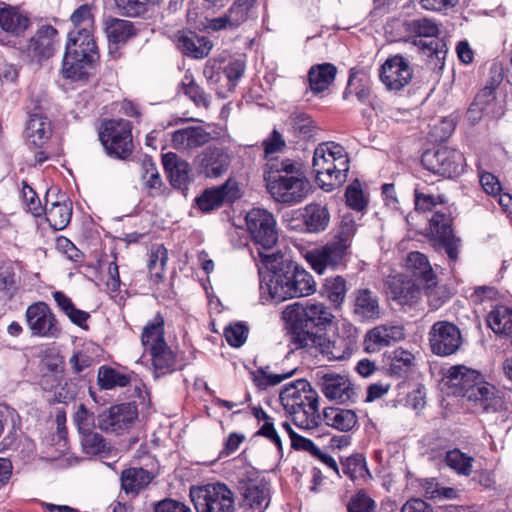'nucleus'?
I'll list each match as a JSON object with an SVG mask.
<instances>
[{
  "label": "nucleus",
  "mask_w": 512,
  "mask_h": 512,
  "mask_svg": "<svg viewBox=\"0 0 512 512\" xmlns=\"http://www.w3.org/2000/svg\"><path fill=\"white\" fill-rule=\"evenodd\" d=\"M345 246L334 241L309 251L305 258L311 268L318 274H323L327 269H336L344 263L347 255Z\"/></svg>",
  "instance_id": "dca6fc26"
},
{
  "label": "nucleus",
  "mask_w": 512,
  "mask_h": 512,
  "mask_svg": "<svg viewBox=\"0 0 512 512\" xmlns=\"http://www.w3.org/2000/svg\"><path fill=\"white\" fill-rule=\"evenodd\" d=\"M264 179L268 192L279 203L298 204L310 192L309 181L299 166L290 159L268 163Z\"/></svg>",
  "instance_id": "7ed1b4c3"
},
{
  "label": "nucleus",
  "mask_w": 512,
  "mask_h": 512,
  "mask_svg": "<svg viewBox=\"0 0 512 512\" xmlns=\"http://www.w3.org/2000/svg\"><path fill=\"white\" fill-rule=\"evenodd\" d=\"M162 163L173 187L182 188L191 179L189 163L173 152L162 156Z\"/></svg>",
  "instance_id": "c756f323"
},
{
  "label": "nucleus",
  "mask_w": 512,
  "mask_h": 512,
  "mask_svg": "<svg viewBox=\"0 0 512 512\" xmlns=\"http://www.w3.org/2000/svg\"><path fill=\"white\" fill-rule=\"evenodd\" d=\"M375 502L364 492H358L348 503V512H374Z\"/></svg>",
  "instance_id": "774afa93"
},
{
  "label": "nucleus",
  "mask_w": 512,
  "mask_h": 512,
  "mask_svg": "<svg viewBox=\"0 0 512 512\" xmlns=\"http://www.w3.org/2000/svg\"><path fill=\"white\" fill-rule=\"evenodd\" d=\"M326 425L342 432L350 431L357 424V415L353 410L339 407H328L323 411Z\"/></svg>",
  "instance_id": "58836bf2"
},
{
  "label": "nucleus",
  "mask_w": 512,
  "mask_h": 512,
  "mask_svg": "<svg viewBox=\"0 0 512 512\" xmlns=\"http://www.w3.org/2000/svg\"><path fill=\"white\" fill-rule=\"evenodd\" d=\"M96 63L91 60H81L75 56L64 54L62 61V75L71 81H87L94 73Z\"/></svg>",
  "instance_id": "473e14b6"
},
{
  "label": "nucleus",
  "mask_w": 512,
  "mask_h": 512,
  "mask_svg": "<svg viewBox=\"0 0 512 512\" xmlns=\"http://www.w3.org/2000/svg\"><path fill=\"white\" fill-rule=\"evenodd\" d=\"M350 302L351 312L360 322H372L381 316L379 297L368 288L355 289L350 295Z\"/></svg>",
  "instance_id": "a211bd4d"
},
{
  "label": "nucleus",
  "mask_w": 512,
  "mask_h": 512,
  "mask_svg": "<svg viewBox=\"0 0 512 512\" xmlns=\"http://www.w3.org/2000/svg\"><path fill=\"white\" fill-rule=\"evenodd\" d=\"M446 465L459 476H469L472 472L474 458L460 449H452L446 452Z\"/></svg>",
  "instance_id": "8fccbe9b"
},
{
  "label": "nucleus",
  "mask_w": 512,
  "mask_h": 512,
  "mask_svg": "<svg viewBox=\"0 0 512 512\" xmlns=\"http://www.w3.org/2000/svg\"><path fill=\"white\" fill-rule=\"evenodd\" d=\"M190 497L196 512H235L234 492L224 483L192 487Z\"/></svg>",
  "instance_id": "423d86ee"
},
{
  "label": "nucleus",
  "mask_w": 512,
  "mask_h": 512,
  "mask_svg": "<svg viewBox=\"0 0 512 512\" xmlns=\"http://www.w3.org/2000/svg\"><path fill=\"white\" fill-rule=\"evenodd\" d=\"M99 138L110 156L126 159L133 151V140L130 122L124 119L106 121Z\"/></svg>",
  "instance_id": "6e6552de"
},
{
  "label": "nucleus",
  "mask_w": 512,
  "mask_h": 512,
  "mask_svg": "<svg viewBox=\"0 0 512 512\" xmlns=\"http://www.w3.org/2000/svg\"><path fill=\"white\" fill-rule=\"evenodd\" d=\"M168 260L167 249L163 245L152 246L149 255L148 269L150 276L159 281L164 276L165 266Z\"/></svg>",
  "instance_id": "5fc2aeb1"
},
{
  "label": "nucleus",
  "mask_w": 512,
  "mask_h": 512,
  "mask_svg": "<svg viewBox=\"0 0 512 512\" xmlns=\"http://www.w3.org/2000/svg\"><path fill=\"white\" fill-rule=\"evenodd\" d=\"M406 268L410 275L397 274L386 282L387 294L402 306H412L416 298V253L410 252L406 258Z\"/></svg>",
  "instance_id": "f8f14e48"
},
{
  "label": "nucleus",
  "mask_w": 512,
  "mask_h": 512,
  "mask_svg": "<svg viewBox=\"0 0 512 512\" xmlns=\"http://www.w3.org/2000/svg\"><path fill=\"white\" fill-rule=\"evenodd\" d=\"M98 384L101 389L110 390L115 387H125L130 383L129 374L122 373L114 368L101 366L98 371Z\"/></svg>",
  "instance_id": "3c124183"
},
{
  "label": "nucleus",
  "mask_w": 512,
  "mask_h": 512,
  "mask_svg": "<svg viewBox=\"0 0 512 512\" xmlns=\"http://www.w3.org/2000/svg\"><path fill=\"white\" fill-rule=\"evenodd\" d=\"M212 136L201 126H189L172 133V145L178 151H190L209 143Z\"/></svg>",
  "instance_id": "bb28decb"
},
{
  "label": "nucleus",
  "mask_w": 512,
  "mask_h": 512,
  "mask_svg": "<svg viewBox=\"0 0 512 512\" xmlns=\"http://www.w3.org/2000/svg\"><path fill=\"white\" fill-rule=\"evenodd\" d=\"M438 279L428 258L418 252V291L423 290L433 309H437L444 300L438 296Z\"/></svg>",
  "instance_id": "a878e982"
},
{
  "label": "nucleus",
  "mask_w": 512,
  "mask_h": 512,
  "mask_svg": "<svg viewBox=\"0 0 512 512\" xmlns=\"http://www.w3.org/2000/svg\"><path fill=\"white\" fill-rule=\"evenodd\" d=\"M142 180L151 196H158L162 193L163 182L156 164L151 159H145L142 162Z\"/></svg>",
  "instance_id": "864d4df0"
},
{
  "label": "nucleus",
  "mask_w": 512,
  "mask_h": 512,
  "mask_svg": "<svg viewBox=\"0 0 512 512\" xmlns=\"http://www.w3.org/2000/svg\"><path fill=\"white\" fill-rule=\"evenodd\" d=\"M244 498L247 504L257 512H263L270 503L269 490L265 485H248Z\"/></svg>",
  "instance_id": "603ef678"
},
{
  "label": "nucleus",
  "mask_w": 512,
  "mask_h": 512,
  "mask_svg": "<svg viewBox=\"0 0 512 512\" xmlns=\"http://www.w3.org/2000/svg\"><path fill=\"white\" fill-rule=\"evenodd\" d=\"M421 164L428 171L451 178L464 172L466 160L459 150L443 146L425 151L421 157Z\"/></svg>",
  "instance_id": "1a4fd4ad"
},
{
  "label": "nucleus",
  "mask_w": 512,
  "mask_h": 512,
  "mask_svg": "<svg viewBox=\"0 0 512 512\" xmlns=\"http://www.w3.org/2000/svg\"><path fill=\"white\" fill-rule=\"evenodd\" d=\"M359 337L356 326L350 322L343 323L337 334L332 338L325 334L313 339V345L328 361H341L349 358Z\"/></svg>",
  "instance_id": "39448f33"
},
{
  "label": "nucleus",
  "mask_w": 512,
  "mask_h": 512,
  "mask_svg": "<svg viewBox=\"0 0 512 512\" xmlns=\"http://www.w3.org/2000/svg\"><path fill=\"white\" fill-rule=\"evenodd\" d=\"M73 421L80 434L93 430L95 426L94 414L84 404H80L74 413Z\"/></svg>",
  "instance_id": "e2e57ef3"
},
{
  "label": "nucleus",
  "mask_w": 512,
  "mask_h": 512,
  "mask_svg": "<svg viewBox=\"0 0 512 512\" xmlns=\"http://www.w3.org/2000/svg\"><path fill=\"white\" fill-rule=\"evenodd\" d=\"M345 197L347 205L356 211H362L367 206V200L358 182L347 187Z\"/></svg>",
  "instance_id": "69168bd1"
},
{
  "label": "nucleus",
  "mask_w": 512,
  "mask_h": 512,
  "mask_svg": "<svg viewBox=\"0 0 512 512\" xmlns=\"http://www.w3.org/2000/svg\"><path fill=\"white\" fill-rule=\"evenodd\" d=\"M380 80L389 90H400L413 77V69L400 55L388 58L380 68Z\"/></svg>",
  "instance_id": "f3484780"
},
{
  "label": "nucleus",
  "mask_w": 512,
  "mask_h": 512,
  "mask_svg": "<svg viewBox=\"0 0 512 512\" xmlns=\"http://www.w3.org/2000/svg\"><path fill=\"white\" fill-rule=\"evenodd\" d=\"M318 395L305 379L295 380L285 385L280 392V402L287 413L295 410L310 400L315 401Z\"/></svg>",
  "instance_id": "b1692460"
},
{
  "label": "nucleus",
  "mask_w": 512,
  "mask_h": 512,
  "mask_svg": "<svg viewBox=\"0 0 512 512\" xmlns=\"http://www.w3.org/2000/svg\"><path fill=\"white\" fill-rule=\"evenodd\" d=\"M259 258L269 271L266 287L275 302L305 297L316 292L314 277L282 252L259 251Z\"/></svg>",
  "instance_id": "f257e3e1"
},
{
  "label": "nucleus",
  "mask_w": 512,
  "mask_h": 512,
  "mask_svg": "<svg viewBox=\"0 0 512 512\" xmlns=\"http://www.w3.org/2000/svg\"><path fill=\"white\" fill-rule=\"evenodd\" d=\"M313 171L321 189L330 192L341 186L349 172L345 148L332 141L319 144L314 150Z\"/></svg>",
  "instance_id": "20e7f679"
},
{
  "label": "nucleus",
  "mask_w": 512,
  "mask_h": 512,
  "mask_svg": "<svg viewBox=\"0 0 512 512\" xmlns=\"http://www.w3.org/2000/svg\"><path fill=\"white\" fill-rule=\"evenodd\" d=\"M404 337L403 328L394 325H379L369 330L365 335V350L369 353L380 351L392 342Z\"/></svg>",
  "instance_id": "cd10ccee"
},
{
  "label": "nucleus",
  "mask_w": 512,
  "mask_h": 512,
  "mask_svg": "<svg viewBox=\"0 0 512 512\" xmlns=\"http://www.w3.org/2000/svg\"><path fill=\"white\" fill-rule=\"evenodd\" d=\"M136 418V407L130 403H123L112 406L100 414L98 426L103 431L120 433L128 429Z\"/></svg>",
  "instance_id": "6ab92c4d"
},
{
  "label": "nucleus",
  "mask_w": 512,
  "mask_h": 512,
  "mask_svg": "<svg viewBox=\"0 0 512 512\" xmlns=\"http://www.w3.org/2000/svg\"><path fill=\"white\" fill-rule=\"evenodd\" d=\"M65 54L97 63L99 53L93 36L68 34Z\"/></svg>",
  "instance_id": "7c9ffc66"
},
{
  "label": "nucleus",
  "mask_w": 512,
  "mask_h": 512,
  "mask_svg": "<svg viewBox=\"0 0 512 512\" xmlns=\"http://www.w3.org/2000/svg\"><path fill=\"white\" fill-rule=\"evenodd\" d=\"M337 68L331 63L312 66L308 73L309 85L314 93H321L333 83Z\"/></svg>",
  "instance_id": "ea45409f"
},
{
  "label": "nucleus",
  "mask_w": 512,
  "mask_h": 512,
  "mask_svg": "<svg viewBox=\"0 0 512 512\" xmlns=\"http://www.w3.org/2000/svg\"><path fill=\"white\" fill-rule=\"evenodd\" d=\"M177 47L183 54L201 59L209 54L212 44L206 37L198 36L192 31H186L178 35Z\"/></svg>",
  "instance_id": "2f4dec72"
},
{
  "label": "nucleus",
  "mask_w": 512,
  "mask_h": 512,
  "mask_svg": "<svg viewBox=\"0 0 512 512\" xmlns=\"http://www.w3.org/2000/svg\"><path fill=\"white\" fill-rule=\"evenodd\" d=\"M288 414L291 416L293 423L301 429L317 428L321 421V415L318 411V397L315 398V401L310 400Z\"/></svg>",
  "instance_id": "f704fd0d"
},
{
  "label": "nucleus",
  "mask_w": 512,
  "mask_h": 512,
  "mask_svg": "<svg viewBox=\"0 0 512 512\" xmlns=\"http://www.w3.org/2000/svg\"><path fill=\"white\" fill-rule=\"evenodd\" d=\"M80 435L81 445L86 454L98 455L108 449L105 439L99 433L90 430Z\"/></svg>",
  "instance_id": "680f3d73"
},
{
  "label": "nucleus",
  "mask_w": 512,
  "mask_h": 512,
  "mask_svg": "<svg viewBox=\"0 0 512 512\" xmlns=\"http://www.w3.org/2000/svg\"><path fill=\"white\" fill-rule=\"evenodd\" d=\"M356 230L357 227L354 217L351 214H345L341 219L338 231L332 241L341 246H345L348 250L351 246Z\"/></svg>",
  "instance_id": "13d9d810"
},
{
  "label": "nucleus",
  "mask_w": 512,
  "mask_h": 512,
  "mask_svg": "<svg viewBox=\"0 0 512 512\" xmlns=\"http://www.w3.org/2000/svg\"><path fill=\"white\" fill-rule=\"evenodd\" d=\"M70 20L74 26V29L70 31L69 34L93 36L94 17L89 5L84 4L78 7L72 13Z\"/></svg>",
  "instance_id": "a18cd8bd"
},
{
  "label": "nucleus",
  "mask_w": 512,
  "mask_h": 512,
  "mask_svg": "<svg viewBox=\"0 0 512 512\" xmlns=\"http://www.w3.org/2000/svg\"><path fill=\"white\" fill-rule=\"evenodd\" d=\"M321 392L330 400L346 403L353 400L356 393L353 384L346 375L335 373L317 374Z\"/></svg>",
  "instance_id": "412c9836"
},
{
  "label": "nucleus",
  "mask_w": 512,
  "mask_h": 512,
  "mask_svg": "<svg viewBox=\"0 0 512 512\" xmlns=\"http://www.w3.org/2000/svg\"><path fill=\"white\" fill-rule=\"evenodd\" d=\"M424 235L430 239L433 246L443 247L452 261H457L460 239L453 235L452 219L449 214L436 212L429 219V226Z\"/></svg>",
  "instance_id": "9b49d317"
},
{
  "label": "nucleus",
  "mask_w": 512,
  "mask_h": 512,
  "mask_svg": "<svg viewBox=\"0 0 512 512\" xmlns=\"http://www.w3.org/2000/svg\"><path fill=\"white\" fill-rule=\"evenodd\" d=\"M164 324L163 316L158 313L144 326L141 335V343L145 352L157 350V348L159 349L167 344L164 339Z\"/></svg>",
  "instance_id": "72a5a7b5"
},
{
  "label": "nucleus",
  "mask_w": 512,
  "mask_h": 512,
  "mask_svg": "<svg viewBox=\"0 0 512 512\" xmlns=\"http://www.w3.org/2000/svg\"><path fill=\"white\" fill-rule=\"evenodd\" d=\"M501 79L498 76L497 79L494 80L493 84L485 86L475 97L473 104L469 110V113H473L475 111L479 112H489V106L494 102L495 96L494 92Z\"/></svg>",
  "instance_id": "052dcab7"
},
{
  "label": "nucleus",
  "mask_w": 512,
  "mask_h": 512,
  "mask_svg": "<svg viewBox=\"0 0 512 512\" xmlns=\"http://www.w3.org/2000/svg\"><path fill=\"white\" fill-rule=\"evenodd\" d=\"M439 27L428 18L418 19V37L430 38L429 41H418V57L425 61L427 69L441 70L444 66L445 51L437 39Z\"/></svg>",
  "instance_id": "9d476101"
},
{
  "label": "nucleus",
  "mask_w": 512,
  "mask_h": 512,
  "mask_svg": "<svg viewBox=\"0 0 512 512\" xmlns=\"http://www.w3.org/2000/svg\"><path fill=\"white\" fill-rule=\"evenodd\" d=\"M269 367H261L258 370L252 372L253 382L260 389H267L268 387L278 385L283 380L291 377L294 374V370L287 373H269Z\"/></svg>",
  "instance_id": "4d7b16f0"
},
{
  "label": "nucleus",
  "mask_w": 512,
  "mask_h": 512,
  "mask_svg": "<svg viewBox=\"0 0 512 512\" xmlns=\"http://www.w3.org/2000/svg\"><path fill=\"white\" fill-rule=\"evenodd\" d=\"M427 126L430 128L428 131L429 137L435 142L447 140L455 129L453 119L446 117L433 119V124H428Z\"/></svg>",
  "instance_id": "bf43d9fd"
},
{
  "label": "nucleus",
  "mask_w": 512,
  "mask_h": 512,
  "mask_svg": "<svg viewBox=\"0 0 512 512\" xmlns=\"http://www.w3.org/2000/svg\"><path fill=\"white\" fill-rule=\"evenodd\" d=\"M152 479L153 475L143 468H127L121 473V488L126 494L137 495Z\"/></svg>",
  "instance_id": "e433bc0d"
},
{
  "label": "nucleus",
  "mask_w": 512,
  "mask_h": 512,
  "mask_svg": "<svg viewBox=\"0 0 512 512\" xmlns=\"http://www.w3.org/2000/svg\"><path fill=\"white\" fill-rule=\"evenodd\" d=\"M262 146L264 148L265 157L268 158L273 154L280 153L286 148V141L282 134L274 129L270 135L263 140Z\"/></svg>",
  "instance_id": "338daca9"
},
{
  "label": "nucleus",
  "mask_w": 512,
  "mask_h": 512,
  "mask_svg": "<svg viewBox=\"0 0 512 512\" xmlns=\"http://www.w3.org/2000/svg\"><path fill=\"white\" fill-rule=\"evenodd\" d=\"M481 372L466 365H453L443 371L442 384L456 396L466 397L481 380Z\"/></svg>",
  "instance_id": "4468645a"
},
{
  "label": "nucleus",
  "mask_w": 512,
  "mask_h": 512,
  "mask_svg": "<svg viewBox=\"0 0 512 512\" xmlns=\"http://www.w3.org/2000/svg\"><path fill=\"white\" fill-rule=\"evenodd\" d=\"M152 366L157 375H164L175 370L176 356L170 347L166 344L157 350H150Z\"/></svg>",
  "instance_id": "49530a36"
},
{
  "label": "nucleus",
  "mask_w": 512,
  "mask_h": 512,
  "mask_svg": "<svg viewBox=\"0 0 512 512\" xmlns=\"http://www.w3.org/2000/svg\"><path fill=\"white\" fill-rule=\"evenodd\" d=\"M288 124L299 138L310 139L317 132V126L310 115L304 112H293L288 119Z\"/></svg>",
  "instance_id": "09e8293b"
},
{
  "label": "nucleus",
  "mask_w": 512,
  "mask_h": 512,
  "mask_svg": "<svg viewBox=\"0 0 512 512\" xmlns=\"http://www.w3.org/2000/svg\"><path fill=\"white\" fill-rule=\"evenodd\" d=\"M282 318L286 323L289 344L298 350L309 349L313 339L319 335L318 331L331 325L334 315L324 303L309 300L288 305L282 312Z\"/></svg>",
  "instance_id": "f03ea898"
},
{
  "label": "nucleus",
  "mask_w": 512,
  "mask_h": 512,
  "mask_svg": "<svg viewBox=\"0 0 512 512\" xmlns=\"http://www.w3.org/2000/svg\"><path fill=\"white\" fill-rule=\"evenodd\" d=\"M488 326L496 333L512 335V308L498 306L487 317Z\"/></svg>",
  "instance_id": "c03bdc74"
},
{
  "label": "nucleus",
  "mask_w": 512,
  "mask_h": 512,
  "mask_svg": "<svg viewBox=\"0 0 512 512\" xmlns=\"http://www.w3.org/2000/svg\"><path fill=\"white\" fill-rule=\"evenodd\" d=\"M348 288L346 280L340 276L327 278L323 285V294L335 308H339L345 301Z\"/></svg>",
  "instance_id": "de8ad7c7"
},
{
  "label": "nucleus",
  "mask_w": 512,
  "mask_h": 512,
  "mask_svg": "<svg viewBox=\"0 0 512 512\" xmlns=\"http://www.w3.org/2000/svg\"><path fill=\"white\" fill-rule=\"evenodd\" d=\"M430 347L434 354L449 356L458 351L462 343L459 329L449 322H437L430 331Z\"/></svg>",
  "instance_id": "2eb2a0df"
},
{
  "label": "nucleus",
  "mask_w": 512,
  "mask_h": 512,
  "mask_svg": "<svg viewBox=\"0 0 512 512\" xmlns=\"http://www.w3.org/2000/svg\"><path fill=\"white\" fill-rule=\"evenodd\" d=\"M25 320L32 336L42 338H58L61 327L50 307L42 301L29 305L25 312Z\"/></svg>",
  "instance_id": "ddd939ff"
},
{
  "label": "nucleus",
  "mask_w": 512,
  "mask_h": 512,
  "mask_svg": "<svg viewBox=\"0 0 512 512\" xmlns=\"http://www.w3.org/2000/svg\"><path fill=\"white\" fill-rule=\"evenodd\" d=\"M466 398L471 403L475 412L481 413H495L503 404L499 390L492 384L486 382L483 375L479 383L470 390Z\"/></svg>",
  "instance_id": "aec40b11"
},
{
  "label": "nucleus",
  "mask_w": 512,
  "mask_h": 512,
  "mask_svg": "<svg viewBox=\"0 0 512 512\" xmlns=\"http://www.w3.org/2000/svg\"><path fill=\"white\" fill-rule=\"evenodd\" d=\"M330 214L325 206L309 204L305 208L304 223L309 232H320L326 229Z\"/></svg>",
  "instance_id": "37998d69"
},
{
  "label": "nucleus",
  "mask_w": 512,
  "mask_h": 512,
  "mask_svg": "<svg viewBox=\"0 0 512 512\" xmlns=\"http://www.w3.org/2000/svg\"><path fill=\"white\" fill-rule=\"evenodd\" d=\"M200 172L208 178H218L231 164L230 154L219 147H207L196 158Z\"/></svg>",
  "instance_id": "4be33fe9"
},
{
  "label": "nucleus",
  "mask_w": 512,
  "mask_h": 512,
  "mask_svg": "<svg viewBox=\"0 0 512 512\" xmlns=\"http://www.w3.org/2000/svg\"><path fill=\"white\" fill-rule=\"evenodd\" d=\"M105 33L109 43V53L117 52L120 45H124L133 38L137 30L129 20L109 18L105 21Z\"/></svg>",
  "instance_id": "c85d7f7f"
},
{
  "label": "nucleus",
  "mask_w": 512,
  "mask_h": 512,
  "mask_svg": "<svg viewBox=\"0 0 512 512\" xmlns=\"http://www.w3.org/2000/svg\"><path fill=\"white\" fill-rule=\"evenodd\" d=\"M247 230L252 241L257 246L256 251L269 253L278 241L276 220L272 213L266 209L253 208L245 217Z\"/></svg>",
  "instance_id": "0eeeda50"
},
{
  "label": "nucleus",
  "mask_w": 512,
  "mask_h": 512,
  "mask_svg": "<svg viewBox=\"0 0 512 512\" xmlns=\"http://www.w3.org/2000/svg\"><path fill=\"white\" fill-rule=\"evenodd\" d=\"M51 135L50 121L41 114H31L26 123L25 136L28 142L40 147Z\"/></svg>",
  "instance_id": "c9c22d12"
},
{
  "label": "nucleus",
  "mask_w": 512,
  "mask_h": 512,
  "mask_svg": "<svg viewBox=\"0 0 512 512\" xmlns=\"http://www.w3.org/2000/svg\"><path fill=\"white\" fill-rule=\"evenodd\" d=\"M256 2L257 0H235L226 12L230 29H236L256 17Z\"/></svg>",
  "instance_id": "a19ab883"
},
{
  "label": "nucleus",
  "mask_w": 512,
  "mask_h": 512,
  "mask_svg": "<svg viewBox=\"0 0 512 512\" xmlns=\"http://www.w3.org/2000/svg\"><path fill=\"white\" fill-rule=\"evenodd\" d=\"M43 212L46 220L55 230L64 229L70 222L72 210L65 202H52L50 205L46 202Z\"/></svg>",
  "instance_id": "79ce46f5"
},
{
  "label": "nucleus",
  "mask_w": 512,
  "mask_h": 512,
  "mask_svg": "<svg viewBox=\"0 0 512 512\" xmlns=\"http://www.w3.org/2000/svg\"><path fill=\"white\" fill-rule=\"evenodd\" d=\"M224 336L232 347H241L248 336V328L241 324V323H235L231 324L224 330Z\"/></svg>",
  "instance_id": "0e129e2a"
},
{
  "label": "nucleus",
  "mask_w": 512,
  "mask_h": 512,
  "mask_svg": "<svg viewBox=\"0 0 512 512\" xmlns=\"http://www.w3.org/2000/svg\"><path fill=\"white\" fill-rule=\"evenodd\" d=\"M182 89L196 106L207 108L210 104V96L195 82L192 74L186 73L181 82Z\"/></svg>",
  "instance_id": "6e6d98bb"
},
{
  "label": "nucleus",
  "mask_w": 512,
  "mask_h": 512,
  "mask_svg": "<svg viewBox=\"0 0 512 512\" xmlns=\"http://www.w3.org/2000/svg\"><path fill=\"white\" fill-rule=\"evenodd\" d=\"M57 30L51 25L42 26L28 41L25 52L36 61L49 58L55 50Z\"/></svg>",
  "instance_id": "393cba45"
},
{
  "label": "nucleus",
  "mask_w": 512,
  "mask_h": 512,
  "mask_svg": "<svg viewBox=\"0 0 512 512\" xmlns=\"http://www.w3.org/2000/svg\"><path fill=\"white\" fill-rule=\"evenodd\" d=\"M240 197L239 188L235 181L228 179L224 184L206 189L198 198L197 205L203 212L219 208L225 202H233Z\"/></svg>",
  "instance_id": "5701e85b"
},
{
  "label": "nucleus",
  "mask_w": 512,
  "mask_h": 512,
  "mask_svg": "<svg viewBox=\"0 0 512 512\" xmlns=\"http://www.w3.org/2000/svg\"><path fill=\"white\" fill-rule=\"evenodd\" d=\"M30 20L19 9L6 6L0 8V27L7 33L19 36L28 28Z\"/></svg>",
  "instance_id": "4c0bfd02"
}]
</instances>
